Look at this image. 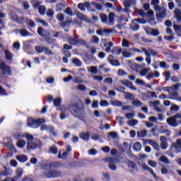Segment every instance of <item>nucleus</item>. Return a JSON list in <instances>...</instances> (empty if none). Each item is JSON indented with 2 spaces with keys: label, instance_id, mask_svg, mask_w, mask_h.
Listing matches in <instances>:
<instances>
[{
  "label": "nucleus",
  "instance_id": "34",
  "mask_svg": "<svg viewBox=\"0 0 181 181\" xmlns=\"http://www.w3.org/2000/svg\"><path fill=\"white\" fill-rule=\"evenodd\" d=\"M48 131L51 135V136H56L57 135V131L54 129V127L52 126H49Z\"/></svg>",
  "mask_w": 181,
  "mask_h": 181
},
{
  "label": "nucleus",
  "instance_id": "61",
  "mask_svg": "<svg viewBox=\"0 0 181 181\" xmlns=\"http://www.w3.org/2000/svg\"><path fill=\"white\" fill-rule=\"evenodd\" d=\"M109 135L111 136L113 139H117V138H118V133L116 132H109Z\"/></svg>",
  "mask_w": 181,
  "mask_h": 181
},
{
  "label": "nucleus",
  "instance_id": "42",
  "mask_svg": "<svg viewBox=\"0 0 181 181\" xmlns=\"http://www.w3.org/2000/svg\"><path fill=\"white\" fill-rule=\"evenodd\" d=\"M124 94H125L124 98L126 100H134V98H135V95H134L131 93L126 92L124 93Z\"/></svg>",
  "mask_w": 181,
  "mask_h": 181
},
{
  "label": "nucleus",
  "instance_id": "2",
  "mask_svg": "<svg viewBox=\"0 0 181 181\" xmlns=\"http://www.w3.org/2000/svg\"><path fill=\"white\" fill-rule=\"evenodd\" d=\"M45 122L44 119H35L33 118H28V126L30 127L31 128H39L42 124Z\"/></svg>",
  "mask_w": 181,
  "mask_h": 181
},
{
  "label": "nucleus",
  "instance_id": "3",
  "mask_svg": "<svg viewBox=\"0 0 181 181\" xmlns=\"http://www.w3.org/2000/svg\"><path fill=\"white\" fill-rule=\"evenodd\" d=\"M156 18L159 21V19H165L166 18V12L167 10L165 7L156 6Z\"/></svg>",
  "mask_w": 181,
  "mask_h": 181
},
{
  "label": "nucleus",
  "instance_id": "54",
  "mask_svg": "<svg viewBox=\"0 0 181 181\" xmlns=\"http://www.w3.org/2000/svg\"><path fill=\"white\" fill-rule=\"evenodd\" d=\"M54 16V11L52 10V8H49L47 11V16H48V18H53Z\"/></svg>",
  "mask_w": 181,
  "mask_h": 181
},
{
  "label": "nucleus",
  "instance_id": "17",
  "mask_svg": "<svg viewBox=\"0 0 181 181\" xmlns=\"http://www.w3.org/2000/svg\"><path fill=\"white\" fill-rule=\"evenodd\" d=\"M108 62L112 66H119V61L114 59V56L112 55H109Z\"/></svg>",
  "mask_w": 181,
  "mask_h": 181
},
{
  "label": "nucleus",
  "instance_id": "51",
  "mask_svg": "<svg viewBox=\"0 0 181 181\" xmlns=\"http://www.w3.org/2000/svg\"><path fill=\"white\" fill-rule=\"evenodd\" d=\"M49 152L51 153H54V155L57 154V147L56 146H52L51 147H49Z\"/></svg>",
  "mask_w": 181,
  "mask_h": 181
},
{
  "label": "nucleus",
  "instance_id": "37",
  "mask_svg": "<svg viewBox=\"0 0 181 181\" xmlns=\"http://www.w3.org/2000/svg\"><path fill=\"white\" fill-rule=\"evenodd\" d=\"M133 148H134V151H136L137 152H139V151H141V149L142 148V144H141V143H139V142H136L134 144Z\"/></svg>",
  "mask_w": 181,
  "mask_h": 181
},
{
  "label": "nucleus",
  "instance_id": "26",
  "mask_svg": "<svg viewBox=\"0 0 181 181\" xmlns=\"http://www.w3.org/2000/svg\"><path fill=\"white\" fill-rule=\"evenodd\" d=\"M122 53V49L118 47H115L112 49V54L119 55Z\"/></svg>",
  "mask_w": 181,
  "mask_h": 181
},
{
  "label": "nucleus",
  "instance_id": "16",
  "mask_svg": "<svg viewBox=\"0 0 181 181\" xmlns=\"http://www.w3.org/2000/svg\"><path fill=\"white\" fill-rule=\"evenodd\" d=\"M106 162H108L109 163H110L109 165V168L110 169H111V170H117V165L112 163V162H114V158H107L106 159Z\"/></svg>",
  "mask_w": 181,
  "mask_h": 181
},
{
  "label": "nucleus",
  "instance_id": "45",
  "mask_svg": "<svg viewBox=\"0 0 181 181\" xmlns=\"http://www.w3.org/2000/svg\"><path fill=\"white\" fill-rule=\"evenodd\" d=\"M25 145H26V141H25V140H19L18 141H17V146L18 148H24Z\"/></svg>",
  "mask_w": 181,
  "mask_h": 181
},
{
  "label": "nucleus",
  "instance_id": "24",
  "mask_svg": "<svg viewBox=\"0 0 181 181\" xmlns=\"http://www.w3.org/2000/svg\"><path fill=\"white\" fill-rule=\"evenodd\" d=\"M91 5H93V6H94L97 11H103V9H104V6L102 4H100V3L92 1Z\"/></svg>",
  "mask_w": 181,
  "mask_h": 181
},
{
  "label": "nucleus",
  "instance_id": "18",
  "mask_svg": "<svg viewBox=\"0 0 181 181\" xmlns=\"http://www.w3.org/2000/svg\"><path fill=\"white\" fill-rule=\"evenodd\" d=\"M30 4L34 9H37L42 6V1L39 0H31Z\"/></svg>",
  "mask_w": 181,
  "mask_h": 181
},
{
  "label": "nucleus",
  "instance_id": "22",
  "mask_svg": "<svg viewBox=\"0 0 181 181\" xmlns=\"http://www.w3.org/2000/svg\"><path fill=\"white\" fill-rule=\"evenodd\" d=\"M16 159L17 160H18V162H21L22 163H25V162H28V156H26L25 155H18L16 156Z\"/></svg>",
  "mask_w": 181,
  "mask_h": 181
},
{
  "label": "nucleus",
  "instance_id": "21",
  "mask_svg": "<svg viewBox=\"0 0 181 181\" xmlns=\"http://www.w3.org/2000/svg\"><path fill=\"white\" fill-rule=\"evenodd\" d=\"M90 132H82L80 134L79 136L83 141H90Z\"/></svg>",
  "mask_w": 181,
  "mask_h": 181
},
{
  "label": "nucleus",
  "instance_id": "19",
  "mask_svg": "<svg viewBox=\"0 0 181 181\" xmlns=\"http://www.w3.org/2000/svg\"><path fill=\"white\" fill-rule=\"evenodd\" d=\"M75 15L81 19V21H85V22H90V20L87 18V16H84L83 13H80L79 11H76Z\"/></svg>",
  "mask_w": 181,
  "mask_h": 181
},
{
  "label": "nucleus",
  "instance_id": "57",
  "mask_svg": "<svg viewBox=\"0 0 181 181\" xmlns=\"http://www.w3.org/2000/svg\"><path fill=\"white\" fill-rule=\"evenodd\" d=\"M90 42L91 43H98L100 42V38H98V37L93 35L91 39H90Z\"/></svg>",
  "mask_w": 181,
  "mask_h": 181
},
{
  "label": "nucleus",
  "instance_id": "23",
  "mask_svg": "<svg viewBox=\"0 0 181 181\" xmlns=\"http://www.w3.org/2000/svg\"><path fill=\"white\" fill-rule=\"evenodd\" d=\"M110 104L114 107H124V103L117 100L110 101Z\"/></svg>",
  "mask_w": 181,
  "mask_h": 181
},
{
  "label": "nucleus",
  "instance_id": "44",
  "mask_svg": "<svg viewBox=\"0 0 181 181\" xmlns=\"http://www.w3.org/2000/svg\"><path fill=\"white\" fill-rule=\"evenodd\" d=\"M150 70L151 69H148L146 68L141 69L140 71V76H141V77H145V76H146V74H148L149 73Z\"/></svg>",
  "mask_w": 181,
  "mask_h": 181
},
{
  "label": "nucleus",
  "instance_id": "59",
  "mask_svg": "<svg viewBox=\"0 0 181 181\" xmlns=\"http://www.w3.org/2000/svg\"><path fill=\"white\" fill-rule=\"evenodd\" d=\"M137 13H139V15H140V16H141V18H145V17L147 16L146 13H145V12L144 11V10H142V9L138 10V11H137Z\"/></svg>",
  "mask_w": 181,
  "mask_h": 181
},
{
  "label": "nucleus",
  "instance_id": "12",
  "mask_svg": "<svg viewBox=\"0 0 181 181\" xmlns=\"http://www.w3.org/2000/svg\"><path fill=\"white\" fill-rule=\"evenodd\" d=\"M166 122L170 125V127H173L174 128L177 127V121L174 116L167 118Z\"/></svg>",
  "mask_w": 181,
  "mask_h": 181
},
{
  "label": "nucleus",
  "instance_id": "39",
  "mask_svg": "<svg viewBox=\"0 0 181 181\" xmlns=\"http://www.w3.org/2000/svg\"><path fill=\"white\" fill-rule=\"evenodd\" d=\"M130 28L132 29V30H139V25H138V23H135L134 21L131 24Z\"/></svg>",
  "mask_w": 181,
  "mask_h": 181
},
{
  "label": "nucleus",
  "instance_id": "62",
  "mask_svg": "<svg viewBox=\"0 0 181 181\" xmlns=\"http://www.w3.org/2000/svg\"><path fill=\"white\" fill-rule=\"evenodd\" d=\"M160 67H161L162 69H169V66L168 65V64L165 62H160L159 64Z\"/></svg>",
  "mask_w": 181,
  "mask_h": 181
},
{
  "label": "nucleus",
  "instance_id": "28",
  "mask_svg": "<svg viewBox=\"0 0 181 181\" xmlns=\"http://www.w3.org/2000/svg\"><path fill=\"white\" fill-rule=\"evenodd\" d=\"M100 18L103 23H105L106 25H108V17L107 16V15L104 13L100 14Z\"/></svg>",
  "mask_w": 181,
  "mask_h": 181
},
{
  "label": "nucleus",
  "instance_id": "4",
  "mask_svg": "<svg viewBox=\"0 0 181 181\" xmlns=\"http://www.w3.org/2000/svg\"><path fill=\"white\" fill-rule=\"evenodd\" d=\"M0 70L2 76H11V68L5 62H0Z\"/></svg>",
  "mask_w": 181,
  "mask_h": 181
},
{
  "label": "nucleus",
  "instance_id": "29",
  "mask_svg": "<svg viewBox=\"0 0 181 181\" xmlns=\"http://www.w3.org/2000/svg\"><path fill=\"white\" fill-rule=\"evenodd\" d=\"M173 146L177 150L181 149V139H178L175 142L173 143Z\"/></svg>",
  "mask_w": 181,
  "mask_h": 181
},
{
  "label": "nucleus",
  "instance_id": "49",
  "mask_svg": "<svg viewBox=\"0 0 181 181\" xmlns=\"http://www.w3.org/2000/svg\"><path fill=\"white\" fill-rule=\"evenodd\" d=\"M5 53H6V60H12V57H13V54L11 52L8 51V50H6L5 51Z\"/></svg>",
  "mask_w": 181,
  "mask_h": 181
},
{
  "label": "nucleus",
  "instance_id": "8",
  "mask_svg": "<svg viewBox=\"0 0 181 181\" xmlns=\"http://www.w3.org/2000/svg\"><path fill=\"white\" fill-rule=\"evenodd\" d=\"M128 166L129 168L130 169V173L132 175H136L138 173L139 170H138V166H136V164L132 161H129L128 163Z\"/></svg>",
  "mask_w": 181,
  "mask_h": 181
},
{
  "label": "nucleus",
  "instance_id": "40",
  "mask_svg": "<svg viewBox=\"0 0 181 181\" xmlns=\"http://www.w3.org/2000/svg\"><path fill=\"white\" fill-rule=\"evenodd\" d=\"M20 34L21 36H23V37H26V36H29V35H30V33L28 32V30L26 29L20 30Z\"/></svg>",
  "mask_w": 181,
  "mask_h": 181
},
{
  "label": "nucleus",
  "instance_id": "1",
  "mask_svg": "<svg viewBox=\"0 0 181 181\" xmlns=\"http://www.w3.org/2000/svg\"><path fill=\"white\" fill-rule=\"evenodd\" d=\"M68 110L74 117H76V118H83L86 115V113L84 112L86 106L81 100H79L78 103H74L69 105Z\"/></svg>",
  "mask_w": 181,
  "mask_h": 181
},
{
  "label": "nucleus",
  "instance_id": "41",
  "mask_svg": "<svg viewBox=\"0 0 181 181\" xmlns=\"http://www.w3.org/2000/svg\"><path fill=\"white\" fill-rule=\"evenodd\" d=\"M160 134H165L166 136H170V130L166 129H160L159 130Z\"/></svg>",
  "mask_w": 181,
  "mask_h": 181
},
{
  "label": "nucleus",
  "instance_id": "63",
  "mask_svg": "<svg viewBox=\"0 0 181 181\" xmlns=\"http://www.w3.org/2000/svg\"><path fill=\"white\" fill-rule=\"evenodd\" d=\"M77 45H82L83 46H86V45H87V42L83 39L78 38Z\"/></svg>",
  "mask_w": 181,
  "mask_h": 181
},
{
  "label": "nucleus",
  "instance_id": "55",
  "mask_svg": "<svg viewBox=\"0 0 181 181\" xmlns=\"http://www.w3.org/2000/svg\"><path fill=\"white\" fill-rule=\"evenodd\" d=\"M170 95L172 100H177V97H179V93L177 92H172L170 93Z\"/></svg>",
  "mask_w": 181,
  "mask_h": 181
},
{
  "label": "nucleus",
  "instance_id": "60",
  "mask_svg": "<svg viewBox=\"0 0 181 181\" xmlns=\"http://www.w3.org/2000/svg\"><path fill=\"white\" fill-rule=\"evenodd\" d=\"M57 18L60 22H63V21H64V14H63V13H58L57 16Z\"/></svg>",
  "mask_w": 181,
  "mask_h": 181
},
{
  "label": "nucleus",
  "instance_id": "13",
  "mask_svg": "<svg viewBox=\"0 0 181 181\" xmlns=\"http://www.w3.org/2000/svg\"><path fill=\"white\" fill-rule=\"evenodd\" d=\"M121 83L123 84V86H125L126 87L130 88V90H133L134 91H136V90H138V88H136L135 86H134V85H132V82L128 80L121 81Z\"/></svg>",
  "mask_w": 181,
  "mask_h": 181
},
{
  "label": "nucleus",
  "instance_id": "53",
  "mask_svg": "<svg viewBox=\"0 0 181 181\" xmlns=\"http://www.w3.org/2000/svg\"><path fill=\"white\" fill-rule=\"evenodd\" d=\"M65 13H67L69 16H74V13H73V11H71V8L70 7H68L64 11Z\"/></svg>",
  "mask_w": 181,
  "mask_h": 181
},
{
  "label": "nucleus",
  "instance_id": "47",
  "mask_svg": "<svg viewBox=\"0 0 181 181\" xmlns=\"http://www.w3.org/2000/svg\"><path fill=\"white\" fill-rule=\"evenodd\" d=\"M127 124L129 125V127H135L138 125V120L131 119L127 122Z\"/></svg>",
  "mask_w": 181,
  "mask_h": 181
},
{
  "label": "nucleus",
  "instance_id": "32",
  "mask_svg": "<svg viewBox=\"0 0 181 181\" xmlns=\"http://www.w3.org/2000/svg\"><path fill=\"white\" fill-rule=\"evenodd\" d=\"M64 8H66V4L59 3L57 4L56 10L57 12H61V11H63Z\"/></svg>",
  "mask_w": 181,
  "mask_h": 181
},
{
  "label": "nucleus",
  "instance_id": "64",
  "mask_svg": "<svg viewBox=\"0 0 181 181\" xmlns=\"http://www.w3.org/2000/svg\"><path fill=\"white\" fill-rule=\"evenodd\" d=\"M181 86V83H177L175 85H173L171 88V90H174L175 91H178L179 88Z\"/></svg>",
  "mask_w": 181,
  "mask_h": 181
},
{
  "label": "nucleus",
  "instance_id": "9",
  "mask_svg": "<svg viewBox=\"0 0 181 181\" xmlns=\"http://www.w3.org/2000/svg\"><path fill=\"white\" fill-rule=\"evenodd\" d=\"M123 5L124 6V8L122 10V12H125L127 13V16H129V12H131V6L132 5H135V4H132L129 1L126 0L125 1L123 2Z\"/></svg>",
  "mask_w": 181,
  "mask_h": 181
},
{
  "label": "nucleus",
  "instance_id": "52",
  "mask_svg": "<svg viewBox=\"0 0 181 181\" xmlns=\"http://www.w3.org/2000/svg\"><path fill=\"white\" fill-rule=\"evenodd\" d=\"M60 104H62V98H57L54 100V105L56 107H60Z\"/></svg>",
  "mask_w": 181,
  "mask_h": 181
},
{
  "label": "nucleus",
  "instance_id": "27",
  "mask_svg": "<svg viewBox=\"0 0 181 181\" xmlns=\"http://www.w3.org/2000/svg\"><path fill=\"white\" fill-rule=\"evenodd\" d=\"M128 18H131L129 15L128 16L122 14L119 16V22H129V20H128Z\"/></svg>",
  "mask_w": 181,
  "mask_h": 181
},
{
  "label": "nucleus",
  "instance_id": "50",
  "mask_svg": "<svg viewBox=\"0 0 181 181\" xmlns=\"http://www.w3.org/2000/svg\"><path fill=\"white\" fill-rule=\"evenodd\" d=\"M125 117L127 119H132L134 117H135V112L133 111L132 112L127 113Z\"/></svg>",
  "mask_w": 181,
  "mask_h": 181
},
{
  "label": "nucleus",
  "instance_id": "20",
  "mask_svg": "<svg viewBox=\"0 0 181 181\" xmlns=\"http://www.w3.org/2000/svg\"><path fill=\"white\" fill-rule=\"evenodd\" d=\"M141 166L144 170H147L148 172H149L153 176V177H155V178L158 177L156 176V175H155V173H153V170H152V168H149V166H148V165L142 164Z\"/></svg>",
  "mask_w": 181,
  "mask_h": 181
},
{
  "label": "nucleus",
  "instance_id": "30",
  "mask_svg": "<svg viewBox=\"0 0 181 181\" xmlns=\"http://www.w3.org/2000/svg\"><path fill=\"white\" fill-rule=\"evenodd\" d=\"M160 162H163V163H165L166 165H169L170 163V161L169 160V158L166 157V156H161L159 158Z\"/></svg>",
  "mask_w": 181,
  "mask_h": 181
},
{
  "label": "nucleus",
  "instance_id": "35",
  "mask_svg": "<svg viewBox=\"0 0 181 181\" xmlns=\"http://www.w3.org/2000/svg\"><path fill=\"white\" fill-rule=\"evenodd\" d=\"M27 148L28 149H36V148H37V144L34 142L30 141L27 143Z\"/></svg>",
  "mask_w": 181,
  "mask_h": 181
},
{
  "label": "nucleus",
  "instance_id": "48",
  "mask_svg": "<svg viewBox=\"0 0 181 181\" xmlns=\"http://www.w3.org/2000/svg\"><path fill=\"white\" fill-rule=\"evenodd\" d=\"M25 23H26L27 25H28V26H30V28H35V23H34L33 21H32L31 19L25 18Z\"/></svg>",
  "mask_w": 181,
  "mask_h": 181
},
{
  "label": "nucleus",
  "instance_id": "6",
  "mask_svg": "<svg viewBox=\"0 0 181 181\" xmlns=\"http://www.w3.org/2000/svg\"><path fill=\"white\" fill-rule=\"evenodd\" d=\"M43 176L44 177H60L62 172L59 170L45 172Z\"/></svg>",
  "mask_w": 181,
  "mask_h": 181
},
{
  "label": "nucleus",
  "instance_id": "5",
  "mask_svg": "<svg viewBox=\"0 0 181 181\" xmlns=\"http://www.w3.org/2000/svg\"><path fill=\"white\" fill-rule=\"evenodd\" d=\"M144 145H151L156 149V151H160V146L158 144V141L152 139H144Z\"/></svg>",
  "mask_w": 181,
  "mask_h": 181
},
{
  "label": "nucleus",
  "instance_id": "56",
  "mask_svg": "<svg viewBox=\"0 0 181 181\" xmlns=\"http://www.w3.org/2000/svg\"><path fill=\"white\" fill-rule=\"evenodd\" d=\"M147 52L148 53V57H151V54H152L153 56H156V54H158L157 52H155L153 49H152L151 48H148L147 49Z\"/></svg>",
  "mask_w": 181,
  "mask_h": 181
},
{
  "label": "nucleus",
  "instance_id": "43",
  "mask_svg": "<svg viewBox=\"0 0 181 181\" xmlns=\"http://www.w3.org/2000/svg\"><path fill=\"white\" fill-rule=\"evenodd\" d=\"M37 10L39 11V13L40 15H45L46 13V6L41 5Z\"/></svg>",
  "mask_w": 181,
  "mask_h": 181
},
{
  "label": "nucleus",
  "instance_id": "15",
  "mask_svg": "<svg viewBox=\"0 0 181 181\" xmlns=\"http://www.w3.org/2000/svg\"><path fill=\"white\" fill-rule=\"evenodd\" d=\"M115 13H110L108 16V20H107V26H112L114 25V22L115 21Z\"/></svg>",
  "mask_w": 181,
  "mask_h": 181
},
{
  "label": "nucleus",
  "instance_id": "33",
  "mask_svg": "<svg viewBox=\"0 0 181 181\" xmlns=\"http://www.w3.org/2000/svg\"><path fill=\"white\" fill-rule=\"evenodd\" d=\"M88 70L89 73H92L93 74H97L98 73V68L97 66L88 67Z\"/></svg>",
  "mask_w": 181,
  "mask_h": 181
},
{
  "label": "nucleus",
  "instance_id": "11",
  "mask_svg": "<svg viewBox=\"0 0 181 181\" xmlns=\"http://www.w3.org/2000/svg\"><path fill=\"white\" fill-rule=\"evenodd\" d=\"M160 146L163 151H165V149H168V146H169V144H168V140L166 139V137L165 136H161L160 137Z\"/></svg>",
  "mask_w": 181,
  "mask_h": 181
},
{
  "label": "nucleus",
  "instance_id": "14",
  "mask_svg": "<svg viewBox=\"0 0 181 181\" xmlns=\"http://www.w3.org/2000/svg\"><path fill=\"white\" fill-rule=\"evenodd\" d=\"M174 18H175V19L178 23H181V10L180 8L175 9Z\"/></svg>",
  "mask_w": 181,
  "mask_h": 181
},
{
  "label": "nucleus",
  "instance_id": "38",
  "mask_svg": "<svg viewBox=\"0 0 181 181\" xmlns=\"http://www.w3.org/2000/svg\"><path fill=\"white\" fill-rule=\"evenodd\" d=\"M72 25H77L79 28L82 27L83 21H79L78 18H75L74 21H72Z\"/></svg>",
  "mask_w": 181,
  "mask_h": 181
},
{
  "label": "nucleus",
  "instance_id": "36",
  "mask_svg": "<svg viewBox=\"0 0 181 181\" xmlns=\"http://www.w3.org/2000/svg\"><path fill=\"white\" fill-rule=\"evenodd\" d=\"M72 63L74 64H75V66H77V67H81V65L83 64V63L81 62V61H80V59H77V58H74L72 59Z\"/></svg>",
  "mask_w": 181,
  "mask_h": 181
},
{
  "label": "nucleus",
  "instance_id": "46",
  "mask_svg": "<svg viewBox=\"0 0 181 181\" xmlns=\"http://www.w3.org/2000/svg\"><path fill=\"white\" fill-rule=\"evenodd\" d=\"M132 104L134 106V107H142V105H144V103H142V102L136 100H133L132 102Z\"/></svg>",
  "mask_w": 181,
  "mask_h": 181
},
{
  "label": "nucleus",
  "instance_id": "25",
  "mask_svg": "<svg viewBox=\"0 0 181 181\" xmlns=\"http://www.w3.org/2000/svg\"><path fill=\"white\" fill-rule=\"evenodd\" d=\"M146 135H148V131L146 129L137 132V136H139V138H145Z\"/></svg>",
  "mask_w": 181,
  "mask_h": 181
},
{
  "label": "nucleus",
  "instance_id": "31",
  "mask_svg": "<svg viewBox=\"0 0 181 181\" xmlns=\"http://www.w3.org/2000/svg\"><path fill=\"white\" fill-rule=\"evenodd\" d=\"M78 40V36H75L74 38L69 37L68 39V42L69 43H70V45H77Z\"/></svg>",
  "mask_w": 181,
  "mask_h": 181
},
{
  "label": "nucleus",
  "instance_id": "58",
  "mask_svg": "<svg viewBox=\"0 0 181 181\" xmlns=\"http://www.w3.org/2000/svg\"><path fill=\"white\" fill-rule=\"evenodd\" d=\"M44 40L46 41L47 43H49V45H52V43L54 42V40H53V38H52V37H50V35L44 38Z\"/></svg>",
  "mask_w": 181,
  "mask_h": 181
},
{
  "label": "nucleus",
  "instance_id": "10",
  "mask_svg": "<svg viewBox=\"0 0 181 181\" xmlns=\"http://www.w3.org/2000/svg\"><path fill=\"white\" fill-rule=\"evenodd\" d=\"M37 33L40 36H42L44 39L50 36V32L45 30L43 28L40 27L37 29Z\"/></svg>",
  "mask_w": 181,
  "mask_h": 181
},
{
  "label": "nucleus",
  "instance_id": "7",
  "mask_svg": "<svg viewBox=\"0 0 181 181\" xmlns=\"http://www.w3.org/2000/svg\"><path fill=\"white\" fill-rule=\"evenodd\" d=\"M78 8H79V9L83 12H85L86 9H88V11H90L91 12H94L93 10H91V4L88 1L78 4Z\"/></svg>",
  "mask_w": 181,
  "mask_h": 181
}]
</instances>
